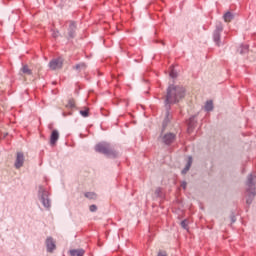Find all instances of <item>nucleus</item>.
I'll list each match as a JSON object with an SVG mask.
<instances>
[{
	"instance_id": "nucleus-15",
	"label": "nucleus",
	"mask_w": 256,
	"mask_h": 256,
	"mask_svg": "<svg viewBox=\"0 0 256 256\" xmlns=\"http://www.w3.org/2000/svg\"><path fill=\"white\" fill-rule=\"evenodd\" d=\"M205 111H213V101L208 100L204 106Z\"/></svg>"
},
{
	"instance_id": "nucleus-18",
	"label": "nucleus",
	"mask_w": 256,
	"mask_h": 256,
	"mask_svg": "<svg viewBox=\"0 0 256 256\" xmlns=\"http://www.w3.org/2000/svg\"><path fill=\"white\" fill-rule=\"evenodd\" d=\"M249 51V45H242L240 47V54L243 55V53H247Z\"/></svg>"
},
{
	"instance_id": "nucleus-1",
	"label": "nucleus",
	"mask_w": 256,
	"mask_h": 256,
	"mask_svg": "<svg viewBox=\"0 0 256 256\" xmlns=\"http://www.w3.org/2000/svg\"><path fill=\"white\" fill-rule=\"evenodd\" d=\"M183 97H185V88L183 86L173 84L168 86L165 98L166 117L163 125H167L171 121V113L169 112L171 111V105L179 103Z\"/></svg>"
},
{
	"instance_id": "nucleus-19",
	"label": "nucleus",
	"mask_w": 256,
	"mask_h": 256,
	"mask_svg": "<svg viewBox=\"0 0 256 256\" xmlns=\"http://www.w3.org/2000/svg\"><path fill=\"white\" fill-rule=\"evenodd\" d=\"M80 115H82V117H89V108H86L85 110H81Z\"/></svg>"
},
{
	"instance_id": "nucleus-23",
	"label": "nucleus",
	"mask_w": 256,
	"mask_h": 256,
	"mask_svg": "<svg viewBox=\"0 0 256 256\" xmlns=\"http://www.w3.org/2000/svg\"><path fill=\"white\" fill-rule=\"evenodd\" d=\"M89 209H90V211H91L92 213H95V211H97V205L92 204V205H90Z\"/></svg>"
},
{
	"instance_id": "nucleus-5",
	"label": "nucleus",
	"mask_w": 256,
	"mask_h": 256,
	"mask_svg": "<svg viewBox=\"0 0 256 256\" xmlns=\"http://www.w3.org/2000/svg\"><path fill=\"white\" fill-rule=\"evenodd\" d=\"M49 67L52 69V71H56V69H62L63 68V58H55L49 62Z\"/></svg>"
},
{
	"instance_id": "nucleus-7",
	"label": "nucleus",
	"mask_w": 256,
	"mask_h": 256,
	"mask_svg": "<svg viewBox=\"0 0 256 256\" xmlns=\"http://www.w3.org/2000/svg\"><path fill=\"white\" fill-rule=\"evenodd\" d=\"M46 247L48 253H53V251L57 249V245L55 244V240L53 239V237H48L46 239Z\"/></svg>"
},
{
	"instance_id": "nucleus-25",
	"label": "nucleus",
	"mask_w": 256,
	"mask_h": 256,
	"mask_svg": "<svg viewBox=\"0 0 256 256\" xmlns=\"http://www.w3.org/2000/svg\"><path fill=\"white\" fill-rule=\"evenodd\" d=\"M158 256H167V252L160 250V251L158 252Z\"/></svg>"
},
{
	"instance_id": "nucleus-16",
	"label": "nucleus",
	"mask_w": 256,
	"mask_h": 256,
	"mask_svg": "<svg viewBox=\"0 0 256 256\" xmlns=\"http://www.w3.org/2000/svg\"><path fill=\"white\" fill-rule=\"evenodd\" d=\"M84 197L87 199H97V194L95 192H86Z\"/></svg>"
},
{
	"instance_id": "nucleus-26",
	"label": "nucleus",
	"mask_w": 256,
	"mask_h": 256,
	"mask_svg": "<svg viewBox=\"0 0 256 256\" xmlns=\"http://www.w3.org/2000/svg\"><path fill=\"white\" fill-rule=\"evenodd\" d=\"M181 187H182L183 189H187V182H182V183H181Z\"/></svg>"
},
{
	"instance_id": "nucleus-4",
	"label": "nucleus",
	"mask_w": 256,
	"mask_h": 256,
	"mask_svg": "<svg viewBox=\"0 0 256 256\" xmlns=\"http://www.w3.org/2000/svg\"><path fill=\"white\" fill-rule=\"evenodd\" d=\"M221 33H223V24L219 22L213 32V41L217 47H221Z\"/></svg>"
},
{
	"instance_id": "nucleus-3",
	"label": "nucleus",
	"mask_w": 256,
	"mask_h": 256,
	"mask_svg": "<svg viewBox=\"0 0 256 256\" xmlns=\"http://www.w3.org/2000/svg\"><path fill=\"white\" fill-rule=\"evenodd\" d=\"M38 196L42 205L46 209H49L51 207V200L49 199V191L45 190L43 186H40Z\"/></svg>"
},
{
	"instance_id": "nucleus-21",
	"label": "nucleus",
	"mask_w": 256,
	"mask_h": 256,
	"mask_svg": "<svg viewBox=\"0 0 256 256\" xmlns=\"http://www.w3.org/2000/svg\"><path fill=\"white\" fill-rule=\"evenodd\" d=\"M74 69L79 70V69H85V63L77 64Z\"/></svg>"
},
{
	"instance_id": "nucleus-14",
	"label": "nucleus",
	"mask_w": 256,
	"mask_h": 256,
	"mask_svg": "<svg viewBox=\"0 0 256 256\" xmlns=\"http://www.w3.org/2000/svg\"><path fill=\"white\" fill-rule=\"evenodd\" d=\"M75 107H76L75 99L70 98V99L68 100V103L66 104V108H67V109H75Z\"/></svg>"
},
{
	"instance_id": "nucleus-6",
	"label": "nucleus",
	"mask_w": 256,
	"mask_h": 256,
	"mask_svg": "<svg viewBox=\"0 0 256 256\" xmlns=\"http://www.w3.org/2000/svg\"><path fill=\"white\" fill-rule=\"evenodd\" d=\"M24 163H25V155L23 154V152H17L14 167L16 169H21Z\"/></svg>"
},
{
	"instance_id": "nucleus-24",
	"label": "nucleus",
	"mask_w": 256,
	"mask_h": 256,
	"mask_svg": "<svg viewBox=\"0 0 256 256\" xmlns=\"http://www.w3.org/2000/svg\"><path fill=\"white\" fill-rule=\"evenodd\" d=\"M161 193H162L161 188H156V190H155L156 197H161Z\"/></svg>"
},
{
	"instance_id": "nucleus-20",
	"label": "nucleus",
	"mask_w": 256,
	"mask_h": 256,
	"mask_svg": "<svg viewBox=\"0 0 256 256\" xmlns=\"http://www.w3.org/2000/svg\"><path fill=\"white\" fill-rule=\"evenodd\" d=\"M181 227H182V229H188L189 224L187 223V220H183L181 222Z\"/></svg>"
},
{
	"instance_id": "nucleus-12",
	"label": "nucleus",
	"mask_w": 256,
	"mask_h": 256,
	"mask_svg": "<svg viewBox=\"0 0 256 256\" xmlns=\"http://www.w3.org/2000/svg\"><path fill=\"white\" fill-rule=\"evenodd\" d=\"M234 17L235 16L231 12H226L223 15V19H224L225 23H231V21H233Z\"/></svg>"
},
{
	"instance_id": "nucleus-22",
	"label": "nucleus",
	"mask_w": 256,
	"mask_h": 256,
	"mask_svg": "<svg viewBox=\"0 0 256 256\" xmlns=\"http://www.w3.org/2000/svg\"><path fill=\"white\" fill-rule=\"evenodd\" d=\"M170 77H171L172 79H176V77H177V72H175L174 69H172V70L170 71Z\"/></svg>"
},
{
	"instance_id": "nucleus-11",
	"label": "nucleus",
	"mask_w": 256,
	"mask_h": 256,
	"mask_svg": "<svg viewBox=\"0 0 256 256\" xmlns=\"http://www.w3.org/2000/svg\"><path fill=\"white\" fill-rule=\"evenodd\" d=\"M191 165H193V157L189 156L187 164L182 170V175H186V173H188V171L191 169Z\"/></svg>"
},
{
	"instance_id": "nucleus-10",
	"label": "nucleus",
	"mask_w": 256,
	"mask_h": 256,
	"mask_svg": "<svg viewBox=\"0 0 256 256\" xmlns=\"http://www.w3.org/2000/svg\"><path fill=\"white\" fill-rule=\"evenodd\" d=\"M196 125L195 116L190 117L188 120V133H193V129H195Z\"/></svg>"
},
{
	"instance_id": "nucleus-8",
	"label": "nucleus",
	"mask_w": 256,
	"mask_h": 256,
	"mask_svg": "<svg viewBox=\"0 0 256 256\" xmlns=\"http://www.w3.org/2000/svg\"><path fill=\"white\" fill-rule=\"evenodd\" d=\"M176 135L173 133H166L163 138L162 141L165 145H171V143H173V141H175Z\"/></svg>"
},
{
	"instance_id": "nucleus-13",
	"label": "nucleus",
	"mask_w": 256,
	"mask_h": 256,
	"mask_svg": "<svg viewBox=\"0 0 256 256\" xmlns=\"http://www.w3.org/2000/svg\"><path fill=\"white\" fill-rule=\"evenodd\" d=\"M70 255L71 256H83V255H85V250H83V249H73V250H70Z\"/></svg>"
},
{
	"instance_id": "nucleus-17",
	"label": "nucleus",
	"mask_w": 256,
	"mask_h": 256,
	"mask_svg": "<svg viewBox=\"0 0 256 256\" xmlns=\"http://www.w3.org/2000/svg\"><path fill=\"white\" fill-rule=\"evenodd\" d=\"M22 73H25L26 75H32L33 72L31 71V69H29V66L24 65L22 67Z\"/></svg>"
},
{
	"instance_id": "nucleus-2",
	"label": "nucleus",
	"mask_w": 256,
	"mask_h": 256,
	"mask_svg": "<svg viewBox=\"0 0 256 256\" xmlns=\"http://www.w3.org/2000/svg\"><path fill=\"white\" fill-rule=\"evenodd\" d=\"M96 153H101L102 155H106V157H110L111 159H116L119 157V152L115 150L113 146H111L108 142H99L94 147Z\"/></svg>"
},
{
	"instance_id": "nucleus-9",
	"label": "nucleus",
	"mask_w": 256,
	"mask_h": 256,
	"mask_svg": "<svg viewBox=\"0 0 256 256\" xmlns=\"http://www.w3.org/2000/svg\"><path fill=\"white\" fill-rule=\"evenodd\" d=\"M57 141H59V131L53 130L50 135V145H57Z\"/></svg>"
},
{
	"instance_id": "nucleus-27",
	"label": "nucleus",
	"mask_w": 256,
	"mask_h": 256,
	"mask_svg": "<svg viewBox=\"0 0 256 256\" xmlns=\"http://www.w3.org/2000/svg\"><path fill=\"white\" fill-rule=\"evenodd\" d=\"M54 37H57V34H56V33H54Z\"/></svg>"
}]
</instances>
